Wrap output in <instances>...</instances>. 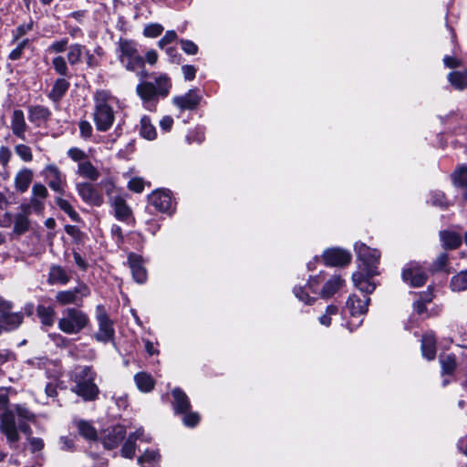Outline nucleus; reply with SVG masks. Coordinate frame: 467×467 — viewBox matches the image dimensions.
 I'll list each match as a JSON object with an SVG mask.
<instances>
[{"label":"nucleus","mask_w":467,"mask_h":467,"mask_svg":"<svg viewBox=\"0 0 467 467\" xmlns=\"http://www.w3.org/2000/svg\"><path fill=\"white\" fill-rule=\"evenodd\" d=\"M450 286L455 292L467 290V270L461 271L453 275L451 279Z\"/></svg>","instance_id":"nucleus-40"},{"label":"nucleus","mask_w":467,"mask_h":467,"mask_svg":"<svg viewBox=\"0 0 467 467\" xmlns=\"http://www.w3.org/2000/svg\"><path fill=\"white\" fill-rule=\"evenodd\" d=\"M52 65H53L55 71L57 74H59L63 77L67 76L68 67H67L66 59L63 57L58 56V57H54L52 60Z\"/></svg>","instance_id":"nucleus-48"},{"label":"nucleus","mask_w":467,"mask_h":467,"mask_svg":"<svg viewBox=\"0 0 467 467\" xmlns=\"http://www.w3.org/2000/svg\"><path fill=\"white\" fill-rule=\"evenodd\" d=\"M15 152L25 162H30L33 161L32 150L26 144L16 145Z\"/></svg>","instance_id":"nucleus-47"},{"label":"nucleus","mask_w":467,"mask_h":467,"mask_svg":"<svg viewBox=\"0 0 467 467\" xmlns=\"http://www.w3.org/2000/svg\"><path fill=\"white\" fill-rule=\"evenodd\" d=\"M171 394L173 397L172 408L175 414H182L188 412L191 409V402L186 393L183 392L181 389L175 388L171 391Z\"/></svg>","instance_id":"nucleus-20"},{"label":"nucleus","mask_w":467,"mask_h":467,"mask_svg":"<svg viewBox=\"0 0 467 467\" xmlns=\"http://www.w3.org/2000/svg\"><path fill=\"white\" fill-rule=\"evenodd\" d=\"M149 202L161 213H168L172 209V199L169 191H154L149 196Z\"/></svg>","instance_id":"nucleus-16"},{"label":"nucleus","mask_w":467,"mask_h":467,"mask_svg":"<svg viewBox=\"0 0 467 467\" xmlns=\"http://www.w3.org/2000/svg\"><path fill=\"white\" fill-rule=\"evenodd\" d=\"M41 174L53 192L60 195L65 194L67 186V177L57 165L47 164Z\"/></svg>","instance_id":"nucleus-10"},{"label":"nucleus","mask_w":467,"mask_h":467,"mask_svg":"<svg viewBox=\"0 0 467 467\" xmlns=\"http://www.w3.org/2000/svg\"><path fill=\"white\" fill-rule=\"evenodd\" d=\"M90 295L89 287L79 283L77 286L68 290L58 291L56 294V301L61 306L78 305L80 306L83 299Z\"/></svg>","instance_id":"nucleus-9"},{"label":"nucleus","mask_w":467,"mask_h":467,"mask_svg":"<svg viewBox=\"0 0 467 467\" xmlns=\"http://www.w3.org/2000/svg\"><path fill=\"white\" fill-rule=\"evenodd\" d=\"M51 117V111L48 108L36 105L28 109V119L39 126L41 123L47 121Z\"/></svg>","instance_id":"nucleus-24"},{"label":"nucleus","mask_w":467,"mask_h":467,"mask_svg":"<svg viewBox=\"0 0 467 467\" xmlns=\"http://www.w3.org/2000/svg\"><path fill=\"white\" fill-rule=\"evenodd\" d=\"M128 189L140 193L144 190V181L139 177L132 178L128 182Z\"/></svg>","instance_id":"nucleus-58"},{"label":"nucleus","mask_w":467,"mask_h":467,"mask_svg":"<svg viewBox=\"0 0 467 467\" xmlns=\"http://www.w3.org/2000/svg\"><path fill=\"white\" fill-rule=\"evenodd\" d=\"M354 248L358 258L365 265L368 275H377L379 274L377 265L380 258V252L368 247L363 243H356Z\"/></svg>","instance_id":"nucleus-8"},{"label":"nucleus","mask_w":467,"mask_h":467,"mask_svg":"<svg viewBox=\"0 0 467 467\" xmlns=\"http://www.w3.org/2000/svg\"><path fill=\"white\" fill-rule=\"evenodd\" d=\"M48 196L47 187L42 183H35L32 187V197L38 200H45Z\"/></svg>","instance_id":"nucleus-53"},{"label":"nucleus","mask_w":467,"mask_h":467,"mask_svg":"<svg viewBox=\"0 0 467 467\" xmlns=\"http://www.w3.org/2000/svg\"><path fill=\"white\" fill-rule=\"evenodd\" d=\"M12 157L10 149L6 146L0 147V164L5 167Z\"/></svg>","instance_id":"nucleus-64"},{"label":"nucleus","mask_w":467,"mask_h":467,"mask_svg":"<svg viewBox=\"0 0 467 467\" xmlns=\"http://www.w3.org/2000/svg\"><path fill=\"white\" fill-rule=\"evenodd\" d=\"M67 44H68L67 38H62L60 40L55 41L48 47V51L50 53L64 52L67 48Z\"/></svg>","instance_id":"nucleus-56"},{"label":"nucleus","mask_w":467,"mask_h":467,"mask_svg":"<svg viewBox=\"0 0 467 467\" xmlns=\"http://www.w3.org/2000/svg\"><path fill=\"white\" fill-rule=\"evenodd\" d=\"M89 323L88 316L80 309L68 307L63 311V317L58 320V328L66 334L79 333Z\"/></svg>","instance_id":"nucleus-6"},{"label":"nucleus","mask_w":467,"mask_h":467,"mask_svg":"<svg viewBox=\"0 0 467 467\" xmlns=\"http://www.w3.org/2000/svg\"><path fill=\"white\" fill-rule=\"evenodd\" d=\"M163 31V26L160 24H150L145 26L143 34L147 37H157Z\"/></svg>","instance_id":"nucleus-54"},{"label":"nucleus","mask_w":467,"mask_h":467,"mask_svg":"<svg viewBox=\"0 0 467 467\" xmlns=\"http://www.w3.org/2000/svg\"><path fill=\"white\" fill-rule=\"evenodd\" d=\"M140 134L149 140H154L157 137L156 129L147 116H143L140 119Z\"/></svg>","instance_id":"nucleus-38"},{"label":"nucleus","mask_w":467,"mask_h":467,"mask_svg":"<svg viewBox=\"0 0 467 467\" xmlns=\"http://www.w3.org/2000/svg\"><path fill=\"white\" fill-rule=\"evenodd\" d=\"M96 319L99 324V329L95 333L94 337L102 343L112 341L115 336L113 322L102 305L96 306Z\"/></svg>","instance_id":"nucleus-7"},{"label":"nucleus","mask_w":467,"mask_h":467,"mask_svg":"<svg viewBox=\"0 0 467 467\" xmlns=\"http://www.w3.org/2000/svg\"><path fill=\"white\" fill-rule=\"evenodd\" d=\"M56 203L57 205L63 211L65 212L72 220H75L77 221V219L78 218V213L74 210V208L72 207V205L69 203L68 201H67L66 199H63L62 197H57L56 199Z\"/></svg>","instance_id":"nucleus-45"},{"label":"nucleus","mask_w":467,"mask_h":467,"mask_svg":"<svg viewBox=\"0 0 467 467\" xmlns=\"http://www.w3.org/2000/svg\"><path fill=\"white\" fill-rule=\"evenodd\" d=\"M134 436L128 437L121 449V455L123 457L131 459L134 456L136 448Z\"/></svg>","instance_id":"nucleus-49"},{"label":"nucleus","mask_w":467,"mask_h":467,"mask_svg":"<svg viewBox=\"0 0 467 467\" xmlns=\"http://www.w3.org/2000/svg\"><path fill=\"white\" fill-rule=\"evenodd\" d=\"M34 177L33 171L28 168L21 169L15 176V188L20 192L27 191Z\"/></svg>","instance_id":"nucleus-27"},{"label":"nucleus","mask_w":467,"mask_h":467,"mask_svg":"<svg viewBox=\"0 0 467 467\" xmlns=\"http://www.w3.org/2000/svg\"><path fill=\"white\" fill-rule=\"evenodd\" d=\"M70 87V84L65 78H57L51 90L49 91L47 97L54 102L57 103L64 97Z\"/></svg>","instance_id":"nucleus-29"},{"label":"nucleus","mask_w":467,"mask_h":467,"mask_svg":"<svg viewBox=\"0 0 467 467\" xmlns=\"http://www.w3.org/2000/svg\"><path fill=\"white\" fill-rule=\"evenodd\" d=\"M442 373L451 374L456 368V360L453 355H447L440 358Z\"/></svg>","instance_id":"nucleus-44"},{"label":"nucleus","mask_w":467,"mask_h":467,"mask_svg":"<svg viewBox=\"0 0 467 467\" xmlns=\"http://www.w3.org/2000/svg\"><path fill=\"white\" fill-rule=\"evenodd\" d=\"M323 260L329 266H344L350 263L351 254L348 251L340 248H330L324 252Z\"/></svg>","instance_id":"nucleus-14"},{"label":"nucleus","mask_w":467,"mask_h":467,"mask_svg":"<svg viewBox=\"0 0 467 467\" xmlns=\"http://www.w3.org/2000/svg\"><path fill=\"white\" fill-rule=\"evenodd\" d=\"M453 183L458 187H467V166L458 168L451 175Z\"/></svg>","instance_id":"nucleus-43"},{"label":"nucleus","mask_w":467,"mask_h":467,"mask_svg":"<svg viewBox=\"0 0 467 467\" xmlns=\"http://www.w3.org/2000/svg\"><path fill=\"white\" fill-rule=\"evenodd\" d=\"M80 136L84 140H88L91 137L93 129L91 124L88 120H80L78 123Z\"/></svg>","instance_id":"nucleus-57"},{"label":"nucleus","mask_w":467,"mask_h":467,"mask_svg":"<svg viewBox=\"0 0 467 467\" xmlns=\"http://www.w3.org/2000/svg\"><path fill=\"white\" fill-rule=\"evenodd\" d=\"M8 201L5 195L0 192V226L10 227L13 223V216L10 213L6 212Z\"/></svg>","instance_id":"nucleus-37"},{"label":"nucleus","mask_w":467,"mask_h":467,"mask_svg":"<svg viewBox=\"0 0 467 467\" xmlns=\"http://www.w3.org/2000/svg\"><path fill=\"white\" fill-rule=\"evenodd\" d=\"M137 388L142 392H150L153 389L155 381L152 377L146 372H139L134 376Z\"/></svg>","instance_id":"nucleus-35"},{"label":"nucleus","mask_w":467,"mask_h":467,"mask_svg":"<svg viewBox=\"0 0 467 467\" xmlns=\"http://www.w3.org/2000/svg\"><path fill=\"white\" fill-rule=\"evenodd\" d=\"M428 278L426 271L417 262H410L406 265L402 271V279L413 287L423 285Z\"/></svg>","instance_id":"nucleus-11"},{"label":"nucleus","mask_w":467,"mask_h":467,"mask_svg":"<svg viewBox=\"0 0 467 467\" xmlns=\"http://www.w3.org/2000/svg\"><path fill=\"white\" fill-rule=\"evenodd\" d=\"M202 95L198 93V89L192 88L183 95L174 97L172 103L182 111L194 110L200 105Z\"/></svg>","instance_id":"nucleus-12"},{"label":"nucleus","mask_w":467,"mask_h":467,"mask_svg":"<svg viewBox=\"0 0 467 467\" xmlns=\"http://www.w3.org/2000/svg\"><path fill=\"white\" fill-rule=\"evenodd\" d=\"M74 422L80 436L88 441L97 440V431L89 421L84 420H75Z\"/></svg>","instance_id":"nucleus-33"},{"label":"nucleus","mask_w":467,"mask_h":467,"mask_svg":"<svg viewBox=\"0 0 467 467\" xmlns=\"http://www.w3.org/2000/svg\"><path fill=\"white\" fill-rule=\"evenodd\" d=\"M338 312L337 306L330 305L327 307L326 313L319 317V322L326 327L331 324V316H336Z\"/></svg>","instance_id":"nucleus-50"},{"label":"nucleus","mask_w":467,"mask_h":467,"mask_svg":"<svg viewBox=\"0 0 467 467\" xmlns=\"http://www.w3.org/2000/svg\"><path fill=\"white\" fill-rule=\"evenodd\" d=\"M14 413L17 415L20 421H32L35 420V415L25 406L16 404L14 406Z\"/></svg>","instance_id":"nucleus-46"},{"label":"nucleus","mask_w":467,"mask_h":467,"mask_svg":"<svg viewBox=\"0 0 467 467\" xmlns=\"http://www.w3.org/2000/svg\"><path fill=\"white\" fill-rule=\"evenodd\" d=\"M128 263L134 280L140 284L144 283L147 280V271L142 265L141 256L134 253H130L128 255Z\"/></svg>","instance_id":"nucleus-17"},{"label":"nucleus","mask_w":467,"mask_h":467,"mask_svg":"<svg viewBox=\"0 0 467 467\" xmlns=\"http://www.w3.org/2000/svg\"><path fill=\"white\" fill-rule=\"evenodd\" d=\"M78 174L90 181H97L100 175L98 169L88 160L78 163Z\"/></svg>","instance_id":"nucleus-34"},{"label":"nucleus","mask_w":467,"mask_h":467,"mask_svg":"<svg viewBox=\"0 0 467 467\" xmlns=\"http://www.w3.org/2000/svg\"><path fill=\"white\" fill-rule=\"evenodd\" d=\"M99 184L105 192L109 203L124 194L122 191L117 187L113 178H106L102 180Z\"/></svg>","instance_id":"nucleus-32"},{"label":"nucleus","mask_w":467,"mask_h":467,"mask_svg":"<svg viewBox=\"0 0 467 467\" xmlns=\"http://www.w3.org/2000/svg\"><path fill=\"white\" fill-rule=\"evenodd\" d=\"M177 38V34L174 30H169L165 35L159 40L158 46L161 48H164L168 44L173 42Z\"/></svg>","instance_id":"nucleus-59"},{"label":"nucleus","mask_w":467,"mask_h":467,"mask_svg":"<svg viewBox=\"0 0 467 467\" xmlns=\"http://www.w3.org/2000/svg\"><path fill=\"white\" fill-rule=\"evenodd\" d=\"M161 455L158 451L147 450L138 458V462L143 467H149L160 461Z\"/></svg>","instance_id":"nucleus-41"},{"label":"nucleus","mask_w":467,"mask_h":467,"mask_svg":"<svg viewBox=\"0 0 467 467\" xmlns=\"http://www.w3.org/2000/svg\"><path fill=\"white\" fill-rule=\"evenodd\" d=\"M371 277L367 273L365 275L360 272H356L352 275V281L354 285L367 296L371 294L376 288V285L369 280Z\"/></svg>","instance_id":"nucleus-26"},{"label":"nucleus","mask_w":467,"mask_h":467,"mask_svg":"<svg viewBox=\"0 0 467 467\" xmlns=\"http://www.w3.org/2000/svg\"><path fill=\"white\" fill-rule=\"evenodd\" d=\"M23 322V314L20 312L6 311L0 315V326L6 330L17 328Z\"/></svg>","instance_id":"nucleus-25"},{"label":"nucleus","mask_w":467,"mask_h":467,"mask_svg":"<svg viewBox=\"0 0 467 467\" xmlns=\"http://www.w3.org/2000/svg\"><path fill=\"white\" fill-rule=\"evenodd\" d=\"M182 49L188 55H195L198 52V47L191 40L181 39Z\"/></svg>","instance_id":"nucleus-60"},{"label":"nucleus","mask_w":467,"mask_h":467,"mask_svg":"<svg viewBox=\"0 0 467 467\" xmlns=\"http://www.w3.org/2000/svg\"><path fill=\"white\" fill-rule=\"evenodd\" d=\"M85 47L80 44H73L69 47L67 58L71 66L80 62Z\"/></svg>","instance_id":"nucleus-42"},{"label":"nucleus","mask_w":467,"mask_h":467,"mask_svg":"<svg viewBox=\"0 0 467 467\" xmlns=\"http://www.w3.org/2000/svg\"><path fill=\"white\" fill-rule=\"evenodd\" d=\"M369 302L370 299L368 296L358 297L356 295H352L347 301V307L349 309L350 315L352 317L363 316L368 311V306Z\"/></svg>","instance_id":"nucleus-18"},{"label":"nucleus","mask_w":467,"mask_h":467,"mask_svg":"<svg viewBox=\"0 0 467 467\" xmlns=\"http://www.w3.org/2000/svg\"><path fill=\"white\" fill-rule=\"evenodd\" d=\"M8 394L3 389H0V432L5 436L6 441L13 445L16 443L20 435L17 432L14 410L8 408Z\"/></svg>","instance_id":"nucleus-4"},{"label":"nucleus","mask_w":467,"mask_h":467,"mask_svg":"<svg viewBox=\"0 0 467 467\" xmlns=\"http://www.w3.org/2000/svg\"><path fill=\"white\" fill-rule=\"evenodd\" d=\"M171 88V78L166 74H161L155 82L142 81L136 87V92L148 109H152L159 97L165 98Z\"/></svg>","instance_id":"nucleus-2"},{"label":"nucleus","mask_w":467,"mask_h":467,"mask_svg":"<svg viewBox=\"0 0 467 467\" xmlns=\"http://www.w3.org/2000/svg\"><path fill=\"white\" fill-rule=\"evenodd\" d=\"M77 191L81 199L88 204L99 207L103 204V196L88 182L77 184Z\"/></svg>","instance_id":"nucleus-15"},{"label":"nucleus","mask_w":467,"mask_h":467,"mask_svg":"<svg viewBox=\"0 0 467 467\" xmlns=\"http://www.w3.org/2000/svg\"><path fill=\"white\" fill-rule=\"evenodd\" d=\"M26 129L27 125L26 123L24 112L21 109L14 110L11 118V130L13 134L24 140H26Z\"/></svg>","instance_id":"nucleus-21"},{"label":"nucleus","mask_w":467,"mask_h":467,"mask_svg":"<svg viewBox=\"0 0 467 467\" xmlns=\"http://www.w3.org/2000/svg\"><path fill=\"white\" fill-rule=\"evenodd\" d=\"M111 99V95L106 90H99L95 94L93 120L97 130L99 131H107L113 125L115 119L114 111L109 103Z\"/></svg>","instance_id":"nucleus-3"},{"label":"nucleus","mask_w":467,"mask_h":467,"mask_svg":"<svg viewBox=\"0 0 467 467\" xmlns=\"http://www.w3.org/2000/svg\"><path fill=\"white\" fill-rule=\"evenodd\" d=\"M183 78L186 81H192L194 79L197 72V68L192 65H184L182 67Z\"/></svg>","instance_id":"nucleus-61"},{"label":"nucleus","mask_w":467,"mask_h":467,"mask_svg":"<svg viewBox=\"0 0 467 467\" xmlns=\"http://www.w3.org/2000/svg\"><path fill=\"white\" fill-rule=\"evenodd\" d=\"M448 263V254L445 253L441 254L432 264L433 271L442 270Z\"/></svg>","instance_id":"nucleus-62"},{"label":"nucleus","mask_w":467,"mask_h":467,"mask_svg":"<svg viewBox=\"0 0 467 467\" xmlns=\"http://www.w3.org/2000/svg\"><path fill=\"white\" fill-rule=\"evenodd\" d=\"M109 206L113 211L114 217L122 223L134 222L133 212L128 204L125 194L110 202Z\"/></svg>","instance_id":"nucleus-13"},{"label":"nucleus","mask_w":467,"mask_h":467,"mask_svg":"<svg viewBox=\"0 0 467 467\" xmlns=\"http://www.w3.org/2000/svg\"><path fill=\"white\" fill-rule=\"evenodd\" d=\"M125 435L126 429L123 426L118 425L114 427L104 438V447L109 450L116 448L124 440Z\"/></svg>","instance_id":"nucleus-23"},{"label":"nucleus","mask_w":467,"mask_h":467,"mask_svg":"<svg viewBox=\"0 0 467 467\" xmlns=\"http://www.w3.org/2000/svg\"><path fill=\"white\" fill-rule=\"evenodd\" d=\"M436 337L432 332L423 335L421 339V352L424 358L429 360L434 359L436 356Z\"/></svg>","instance_id":"nucleus-28"},{"label":"nucleus","mask_w":467,"mask_h":467,"mask_svg":"<svg viewBox=\"0 0 467 467\" xmlns=\"http://www.w3.org/2000/svg\"><path fill=\"white\" fill-rule=\"evenodd\" d=\"M96 372L92 367L78 366L70 375L74 382L72 392L81 397L86 401L95 400L99 393V387L95 384Z\"/></svg>","instance_id":"nucleus-1"},{"label":"nucleus","mask_w":467,"mask_h":467,"mask_svg":"<svg viewBox=\"0 0 467 467\" xmlns=\"http://www.w3.org/2000/svg\"><path fill=\"white\" fill-rule=\"evenodd\" d=\"M117 46L119 61L127 70L135 71L144 67V58L140 55L135 41L120 38Z\"/></svg>","instance_id":"nucleus-5"},{"label":"nucleus","mask_w":467,"mask_h":467,"mask_svg":"<svg viewBox=\"0 0 467 467\" xmlns=\"http://www.w3.org/2000/svg\"><path fill=\"white\" fill-rule=\"evenodd\" d=\"M294 294L295 296L301 301L305 302L306 304H311L315 298L314 297H310L307 293L305 292V288L304 287H295L294 288Z\"/></svg>","instance_id":"nucleus-63"},{"label":"nucleus","mask_w":467,"mask_h":467,"mask_svg":"<svg viewBox=\"0 0 467 467\" xmlns=\"http://www.w3.org/2000/svg\"><path fill=\"white\" fill-rule=\"evenodd\" d=\"M71 277L62 266L52 265L49 268L47 283L51 285H65L70 281Z\"/></svg>","instance_id":"nucleus-22"},{"label":"nucleus","mask_w":467,"mask_h":467,"mask_svg":"<svg viewBox=\"0 0 467 467\" xmlns=\"http://www.w3.org/2000/svg\"><path fill=\"white\" fill-rule=\"evenodd\" d=\"M448 80L457 89L467 88V70L452 71L448 75Z\"/></svg>","instance_id":"nucleus-39"},{"label":"nucleus","mask_w":467,"mask_h":467,"mask_svg":"<svg viewBox=\"0 0 467 467\" xmlns=\"http://www.w3.org/2000/svg\"><path fill=\"white\" fill-rule=\"evenodd\" d=\"M37 316L41 323L46 327H51L55 323L56 312L53 306L39 305L36 307Z\"/></svg>","instance_id":"nucleus-36"},{"label":"nucleus","mask_w":467,"mask_h":467,"mask_svg":"<svg viewBox=\"0 0 467 467\" xmlns=\"http://www.w3.org/2000/svg\"><path fill=\"white\" fill-rule=\"evenodd\" d=\"M28 44H29V40L27 38L23 39L21 42H19L17 47L10 52L9 58L11 60L19 59L23 54L25 47H27Z\"/></svg>","instance_id":"nucleus-55"},{"label":"nucleus","mask_w":467,"mask_h":467,"mask_svg":"<svg viewBox=\"0 0 467 467\" xmlns=\"http://www.w3.org/2000/svg\"><path fill=\"white\" fill-rule=\"evenodd\" d=\"M344 285V280L340 275H334L324 285L320 296L324 298L331 297Z\"/></svg>","instance_id":"nucleus-31"},{"label":"nucleus","mask_w":467,"mask_h":467,"mask_svg":"<svg viewBox=\"0 0 467 467\" xmlns=\"http://www.w3.org/2000/svg\"><path fill=\"white\" fill-rule=\"evenodd\" d=\"M30 214V206L21 205L20 212L13 217L14 233L16 234H22L29 229L28 215Z\"/></svg>","instance_id":"nucleus-19"},{"label":"nucleus","mask_w":467,"mask_h":467,"mask_svg":"<svg viewBox=\"0 0 467 467\" xmlns=\"http://www.w3.org/2000/svg\"><path fill=\"white\" fill-rule=\"evenodd\" d=\"M440 239L445 249H456L462 244V237L459 234L451 231H441Z\"/></svg>","instance_id":"nucleus-30"},{"label":"nucleus","mask_w":467,"mask_h":467,"mask_svg":"<svg viewBox=\"0 0 467 467\" xmlns=\"http://www.w3.org/2000/svg\"><path fill=\"white\" fill-rule=\"evenodd\" d=\"M67 156L72 161H78V163L88 160V155L85 153V151L77 147L70 148L67 150Z\"/></svg>","instance_id":"nucleus-52"},{"label":"nucleus","mask_w":467,"mask_h":467,"mask_svg":"<svg viewBox=\"0 0 467 467\" xmlns=\"http://www.w3.org/2000/svg\"><path fill=\"white\" fill-rule=\"evenodd\" d=\"M182 422L187 427H195L200 421V415L197 412L188 411L182 413Z\"/></svg>","instance_id":"nucleus-51"}]
</instances>
